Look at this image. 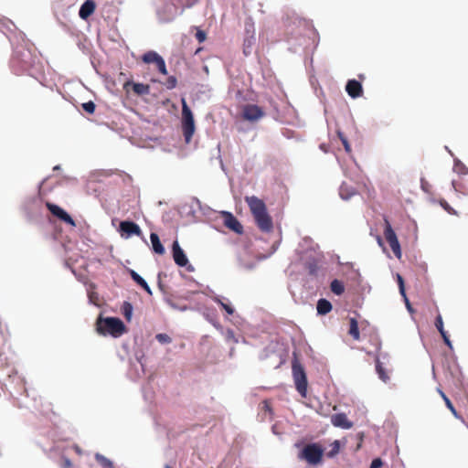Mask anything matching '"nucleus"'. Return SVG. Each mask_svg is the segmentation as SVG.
<instances>
[{"instance_id":"1","label":"nucleus","mask_w":468,"mask_h":468,"mask_svg":"<svg viewBox=\"0 0 468 468\" xmlns=\"http://www.w3.org/2000/svg\"><path fill=\"white\" fill-rule=\"evenodd\" d=\"M245 201L250 207L258 228L263 232H271L273 229V222L263 200L255 196H251L246 197Z\"/></svg>"},{"instance_id":"2","label":"nucleus","mask_w":468,"mask_h":468,"mask_svg":"<svg viewBox=\"0 0 468 468\" xmlns=\"http://www.w3.org/2000/svg\"><path fill=\"white\" fill-rule=\"evenodd\" d=\"M96 331L101 335H111L113 337H119L125 332V325L119 318H103L100 315L96 321Z\"/></svg>"},{"instance_id":"3","label":"nucleus","mask_w":468,"mask_h":468,"mask_svg":"<svg viewBox=\"0 0 468 468\" xmlns=\"http://www.w3.org/2000/svg\"><path fill=\"white\" fill-rule=\"evenodd\" d=\"M182 131L186 143H190L195 133V122L193 113L188 107L186 99L182 98Z\"/></svg>"},{"instance_id":"4","label":"nucleus","mask_w":468,"mask_h":468,"mask_svg":"<svg viewBox=\"0 0 468 468\" xmlns=\"http://www.w3.org/2000/svg\"><path fill=\"white\" fill-rule=\"evenodd\" d=\"M324 456V448L318 443H309L305 445L301 452L299 458L306 461L311 465L319 464Z\"/></svg>"},{"instance_id":"5","label":"nucleus","mask_w":468,"mask_h":468,"mask_svg":"<svg viewBox=\"0 0 468 468\" xmlns=\"http://www.w3.org/2000/svg\"><path fill=\"white\" fill-rule=\"evenodd\" d=\"M292 368L296 390L302 397L305 398L307 393V378L304 368L298 362H293Z\"/></svg>"},{"instance_id":"6","label":"nucleus","mask_w":468,"mask_h":468,"mask_svg":"<svg viewBox=\"0 0 468 468\" xmlns=\"http://www.w3.org/2000/svg\"><path fill=\"white\" fill-rule=\"evenodd\" d=\"M385 229H384V236L388 243L389 244L393 253L395 256L399 259L401 257V249L399 242V239L397 238V235L395 231L393 230L389 221L385 218Z\"/></svg>"},{"instance_id":"7","label":"nucleus","mask_w":468,"mask_h":468,"mask_svg":"<svg viewBox=\"0 0 468 468\" xmlns=\"http://www.w3.org/2000/svg\"><path fill=\"white\" fill-rule=\"evenodd\" d=\"M46 207H48V209L50 211V213L53 216L57 217L63 222L70 225L71 227L76 226L74 219L60 207H58L55 204L49 203V202L46 203Z\"/></svg>"},{"instance_id":"8","label":"nucleus","mask_w":468,"mask_h":468,"mask_svg":"<svg viewBox=\"0 0 468 468\" xmlns=\"http://www.w3.org/2000/svg\"><path fill=\"white\" fill-rule=\"evenodd\" d=\"M221 218H223V222L225 227L234 231L237 234L243 233V227L240 222L233 216L232 213L229 211H222Z\"/></svg>"},{"instance_id":"9","label":"nucleus","mask_w":468,"mask_h":468,"mask_svg":"<svg viewBox=\"0 0 468 468\" xmlns=\"http://www.w3.org/2000/svg\"><path fill=\"white\" fill-rule=\"evenodd\" d=\"M242 115L245 120L255 122L264 116V112L258 105L247 104L243 108Z\"/></svg>"},{"instance_id":"10","label":"nucleus","mask_w":468,"mask_h":468,"mask_svg":"<svg viewBox=\"0 0 468 468\" xmlns=\"http://www.w3.org/2000/svg\"><path fill=\"white\" fill-rule=\"evenodd\" d=\"M120 232L122 237L130 238L133 235L141 236L142 230L140 227L133 221H122L120 223Z\"/></svg>"},{"instance_id":"11","label":"nucleus","mask_w":468,"mask_h":468,"mask_svg":"<svg viewBox=\"0 0 468 468\" xmlns=\"http://www.w3.org/2000/svg\"><path fill=\"white\" fill-rule=\"evenodd\" d=\"M130 88H132L133 91L137 96L148 95L151 90L148 84L134 83L132 80L125 81L122 85V89L125 90V92L129 93Z\"/></svg>"},{"instance_id":"12","label":"nucleus","mask_w":468,"mask_h":468,"mask_svg":"<svg viewBox=\"0 0 468 468\" xmlns=\"http://www.w3.org/2000/svg\"><path fill=\"white\" fill-rule=\"evenodd\" d=\"M172 254L176 265L180 267H186L188 265V259L177 240L173 242Z\"/></svg>"},{"instance_id":"13","label":"nucleus","mask_w":468,"mask_h":468,"mask_svg":"<svg viewBox=\"0 0 468 468\" xmlns=\"http://www.w3.org/2000/svg\"><path fill=\"white\" fill-rule=\"evenodd\" d=\"M346 90L351 98H358L363 94L361 82L356 80H349L346 85Z\"/></svg>"},{"instance_id":"14","label":"nucleus","mask_w":468,"mask_h":468,"mask_svg":"<svg viewBox=\"0 0 468 468\" xmlns=\"http://www.w3.org/2000/svg\"><path fill=\"white\" fill-rule=\"evenodd\" d=\"M331 423L335 427L342 428V429H351L353 427V422L350 421L345 413H337L331 416Z\"/></svg>"},{"instance_id":"15","label":"nucleus","mask_w":468,"mask_h":468,"mask_svg":"<svg viewBox=\"0 0 468 468\" xmlns=\"http://www.w3.org/2000/svg\"><path fill=\"white\" fill-rule=\"evenodd\" d=\"M96 5L92 0H86L80 6L79 16L80 18L88 19L95 11Z\"/></svg>"},{"instance_id":"16","label":"nucleus","mask_w":468,"mask_h":468,"mask_svg":"<svg viewBox=\"0 0 468 468\" xmlns=\"http://www.w3.org/2000/svg\"><path fill=\"white\" fill-rule=\"evenodd\" d=\"M438 392L439 394L441 395V397L442 398V399L444 400L445 402V405L446 407L450 410V411L452 413V415L462 420L463 422H464V420L463 418L457 412V410H455L453 404L452 403V401L450 400V399L445 395V393L441 390V389H438Z\"/></svg>"},{"instance_id":"17","label":"nucleus","mask_w":468,"mask_h":468,"mask_svg":"<svg viewBox=\"0 0 468 468\" xmlns=\"http://www.w3.org/2000/svg\"><path fill=\"white\" fill-rule=\"evenodd\" d=\"M150 239L152 242L153 250L156 254L163 255L165 253V248L162 245L158 235L156 233H151Z\"/></svg>"},{"instance_id":"18","label":"nucleus","mask_w":468,"mask_h":468,"mask_svg":"<svg viewBox=\"0 0 468 468\" xmlns=\"http://www.w3.org/2000/svg\"><path fill=\"white\" fill-rule=\"evenodd\" d=\"M132 279L140 285L149 295H152V290L147 282L133 270L130 271Z\"/></svg>"},{"instance_id":"19","label":"nucleus","mask_w":468,"mask_h":468,"mask_svg":"<svg viewBox=\"0 0 468 468\" xmlns=\"http://www.w3.org/2000/svg\"><path fill=\"white\" fill-rule=\"evenodd\" d=\"M318 314L324 315L331 312L332 303L326 299H320L316 305Z\"/></svg>"},{"instance_id":"20","label":"nucleus","mask_w":468,"mask_h":468,"mask_svg":"<svg viewBox=\"0 0 468 468\" xmlns=\"http://www.w3.org/2000/svg\"><path fill=\"white\" fill-rule=\"evenodd\" d=\"M349 335L355 339L359 340L360 334L358 329V324L356 318L352 317L349 319Z\"/></svg>"},{"instance_id":"21","label":"nucleus","mask_w":468,"mask_h":468,"mask_svg":"<svg viewBox=\"0 0 468 468\" xmlns=\"http://www.w3.org/2000/svg\"><path fill=\"white\" fill-rule=\"evenodd\" d=\"M161 56L155 51H148L143 55V61L147 64L154 63L160 59Z\"/></svg>"},{"instance_id":"22","label":"nucleus","mask_w":468,"mask_h":468,"mask_svg":"<svg viewBox=\"0 0 468 468\" xmlns=\"http://www.w3.org/2000/svg\"><path fill=\"white\" fill-rule=\"evenodd\" d=\"M94 457L101 468H114L113 463L104 455L96 453Z\"/></svg>"},{"instance_id":"23","label":"nucleus","mask_w":468,"mask_h":468,"mask_svg":"<svg viewBox=\"0 0 468 468\" xmlns=\"http://www.w3.org/2000/svg\"><path fill=\"white\" fill-rule=\"evenodd\" d=\"M330 288L331 291L336 295H341L345 292L344 283L336 279L331 282Z\"/></svg>"},{"instance_id":"24","label":"nucleus","mask_w":468,"mask_h":468,"mask_svg":"<svg viewBox=\"0 0 468 468\" xmlns=\"http://www.w3.org/2000/svg\"><path fill=\"white\" fill-rule=\"evenodd\" d=\"M376 370L381 380L387 382L389 379L388 373L386 372L385 368L383 367L381 362L378 357L376 359Z\"/></svg>"},{"instance_id":"25","label":"nucleus","mask_w":468,"mask_h":468,"mask_svg":"<svg viewBox=\"0 0 468 468\" xmlns=\"http://www.w3.org/2000/svg\"><path fill=\"white\" fill-rule=\"evenodd\" d=\"M133 305L129 302H124L122 305V313L127 321H130L133 315Z\"/></svg>"},{"instance_id":"26","label":"nucleus","mask_w":468,"mask_h":468,"mask_svg":"<svg viewBox=\"0 0 468 468\" xmlns=\"http://www.w3.org/2000/svg\"><path fill=\"white\" fill-rule=\"evenodd\" d=\"M82 109L90 114H93L96 105L93 101H90L81 104Z\"/></svg>"},{"instance_id":"27","label":"nucleus","mask_w":468,"mask_h":468,"mask_svg":"<svg viewBox=\"0 0 468 468\" xmlns=\"http://www.w3.org/2000/svg\"><path fill=\"white\" fill-rule=\"evenodd\" d=\"M155 338L161 344H169L172 342V338L167 334H157Z\"/></svg>"},{"instance_id":"28","label":"nucleus","mask_w":468,"mask_h":468,"mask_svg":"<svg viewBox=\"0 0 468 468\" xmlns=\"http://www.w3.org/2000/svg\"><path fill=\"white\" fill-rule=\"evenodd\" d=\"M155 65L160 73H162L163 75L167 74L165 62L162 57L160 58V59L157 61V63Z\"/></svg>"},{"instance_id":"29","label":"nucleus","mask_w":468,"mask_h":468,"mask_svg":"<svg viewBox=\"0 0 468 468\" xmlns=\"http://www.w3.org/2000/svg\"><path fill=\"white\" fill-rule=\"evenodd\" d=\"M435 326L441 335L443 333H446V331L444 330V327H443V321H442V317L441 314H438L435 319Z\"/></svg>"},{"instance_id":"30","label":"nucleus","mask_w":468,"mask_h":468,"mask_svg":"<svg viewBox=\"0 0 468 468\" xmlns=\"http://www.w3.org/2000/svg\"><path fill=\"white\" fill-rule=\"evenodd\" d=\"M177 80L175 76H169L165 83L167 89L172 90L176 87Z\"/></svg>"},{"instance_id":"31","label":"nucleus","mask_w":468,"mask_h":468,"mask_svg":"<svg viewBox=\"0 0 468 468\" xmlns=\"http://www.w3.org/2000/svg\"><path fill=\"white\" fill-rule=\"evenodd\" d=\"M338 137L340 138L343 145H344V148L346 150V153H350L351 152V146L347 141V139L344 136L343 133L341 132H338Z\"/></svg>"},{"instance_id":"32","label":"nucleus","mask_w":468,"mask_h":468,"mask_svg":"<svg viewBox=\"0 0 468 468\" xmlns=\"http://www.w3.org/2000/svg\"><path fill=\"white\" fill-rule=\"evenodd\" d=\"M340 197L343 198V199H348L351 196L355 195V192L352 191V192H348L346 191V187L345 185H342L341 187H340Z\"/></svg>"},{"instance_id":"33","label":"nucleus","mask_w":468,"mask_h":468,"mask_svg":"<svg viewBox=\"0 0 468 468\" xmlns=\"http://www.w3.org/2000/svg\"><path fill=\"white\" fill-rule=\"evenodd\" d=\"M339 450H340V443L338 441H335L333 443H332V449L331 451L328 452V456L329 457H333L335 456V454H337L339 452Z\"/></svg>"},{"instance_id":"34","label":"nucleus","mask_w":468,"mask_h":468,"mask_svg":"<svg viewBox=\"0 0 468 468\" xmlns=\"http://www.w3.org/2000/svg\"><path fill=\"white\" fill-rule=\"evenodd\" d=\"M215 301L221 305V307L228 313V314H233L234 309L229 304L223 303L220 299L217 298Z\"/></svg>"},{"instance_id":"35","label":"nucleus","mask_w":468,"mask_h":468,"mask_svg":"<svg viewBox=\"0 0 468 468\" xmlns=\"http://www.w3.org/2000/svg\"><path fill=\"white\" fill-rule=\"evenodd\" d=\"M397 280H398V284H399V292L402 296H405V285H404V280L402 278L401 275L399 274H397Z\"/></svg>"},{"instance_id":"36","label":"nucleus","mask_w":468,"mask_h":468,"mask_svg":"<svg viewBox=\"0 0 468 468\" xmlns=\"http://www.w3.org/2000/svg\"><path fill=\"white\" fill-rule=\"evenodd\" d=\"M196 38L199 43H203L207 39V34L205 31L197 29L196 33Z\"/></svg>"},{"instance_id":"37","label":"nucleus","mask_w":468,"mask_h":468,"mask_svg":"<svg viewBox=\"0 0 468 468\" xmlns=\"http://www.w3.org/2000/svg\"><path fill=\"white\" fill-rule=\"evenodd\" d=\"M452 186L454 188V190L456 192H460V193H463L464 195H466L467 193L464 191V187L463 186V184L461 183H458V182H455V181H452Z\"/></svg>"},{"instance_id":"38","label":"nucleus","mask_w":468,"mask_h":468,"mask_svg":"<svg viewBox=\"0 0 468 468\" xmlns=\"http://www.w3.org/2000/svg\"><path fill=\"white\" fill-rule=\"evenodd\" d=\"M441 207H443L447 212H449L450 214H453V215H454V214H456V212L453 210V208H452V207H451L449 206V204H448L445 200H441Z\"/></svg>"},{"instance_id":"39","label":"nucleus","mask_w":468,"mask_h":468,"mask_svg":"<svg viewBox=\"0 0 468 468\" xmlns=\"http://www.w3.org/2000/svg\"><path fill=\"white\" fill-rule=\"evenodd\" d=\"M383 463L380 458H376L372 461L370 468H381Z\"/></svg>"},{"instance_id":"40","label":"nucleus","mask_w":468,"mask_h":468,"mask_svg":"<svg viewBox=\"0 0 468 468\" xmlns=\"http://www.w3.org/2000/svg\"><path fill=\"white\" fill-rule=\"evenodd\" d=\"M441 335L444 343L452 349V342H451V340L449 338V335H448L447 332L441 334Z\"/></svg>"},{"instance_id":"41","label":"nucleus","mask_w":468,"mask_h":468,"mask_svg":"<svg viewBox=\"0 0 468 468\" xmlns=\"http://www.w3.org/2000/svg\"><path fill=\"white\" fill-rule=\"evenodd\" d=\"M420 183H421L422 190L424 192H426V193H429L430 192V187H431L430 184L425 179H423V178L421 179Z\"/></svg>"},{"instance_id":"42","label":"nucleus","mask_w":468,"mask_h":468,"mask_svg":"<svg viewBox=\"0 0 468 468\" xmlns=\"http://www.w3.org/2000/svg\"><path fill=\"white\" fill-rule=\"evenodd\" d=\"M403 299H404V302H405V304L407 306V309L410 311V312H413L412 308H411V304L407 297V295L405 294V296H402Z\"/></svg>"},{"instance_id":"43","label":"nucleus","mask_w":468,"mask_h":468,"mask_svg":"<svg viewBox=\"0 0 468 468\" xmlns=\"http://www.w3.org/2000/svg\"><path fill=\"white\" fill-rule=\"evenodd\" d=\"M71 462L69 459H65L64 461V467L65 468H71Z\"/></svg>"},{"instance_id":"44","label":"nucleus","mask_w":468,"mask_h":468,"mask_svg":"<svg viewBox=\"0 0 468 468\" xmlns=\"http://www.w3.org/2000/svg\"><path fill=\"white\" fill-rule=\"evenodd\" d=\"M74 450L76 451V452H77L78 454H81V450H80V448L78 445H75V446H74Z\"/></svg>"},{"instance_id":"45","label":"nucleus","mask_w":468,"mask_h":468,"mask_svg":"<svg viewBox=\"0 0 468 468\" xmlns=\"http://www.w3.org/2000/svg\"><path fill=\"white\" fill-rule=\"evenodd\" d=\"M263 404H264V409L270 410V405H269L268 401H266V400L263 401Z\"/></svg>"},{"instance_id":"46","label":"nucleus","mask_w":468,"mask_h":468,"mask_svg":"<svg viewBox=\"0 0 468 468\" xmlns=\"http://www.w3.org/2000/svg\"><path fill=\"white\" fill-rule=\"evenodd\" d=\"M187 270H188V271H193L194 269H193V267L189 264V265H188V267H187Z\"/></svg>"},{"instance_id":"47","label":"nucleus","mask_w":468,"mask_h":468,"mask_svg":"<svg viewBox=\"0 0 468 468\" xmlns=\"http://www.w3.org/2000/svg\"><path fill=\"white\" fill-rule=\"evenodd\" d=\"M359 79H360V80H363V79H364V76H363L362 74H361V75H359Z\"/></svg>"},{"instance_id":"48","label":"nucleus","mask_w":468,"mask_h":468,"mask_svg":"<svg viewBox=\"0 0 468 468\" xmlns=\"http://www.w3.org/2000/svg\"><path fill=\"white\" fill-rule=\"evenodd\" d=\"M378 349H380V343H378V346H377Z\"/></svg>"},{"instance_id":"49","label":"nucleus","mask_w":468,"mask_h":468,"mask_svg":"<svg viewBox=\"0 0 468 468\" xmlns=\"http://www.w3.org/2000/svg\"><path fill=\"white\" fill-rule=\"evenodd\" d=\"M165 468H171V466H169L168 464H166V465L165 466Z\"/></svg>"}]
</instances>
